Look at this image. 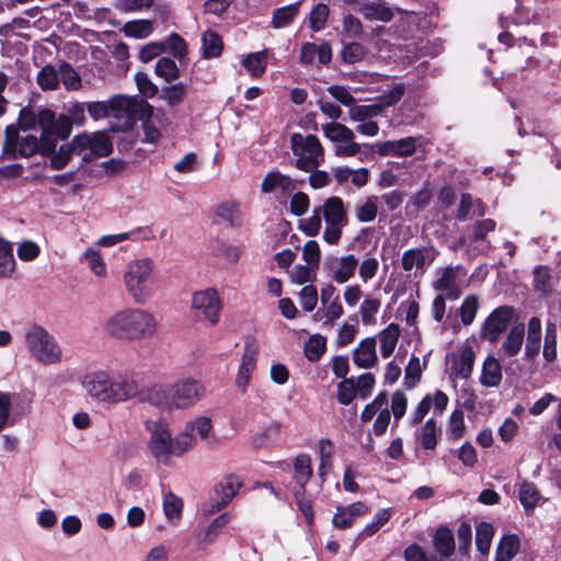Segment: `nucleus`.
Returning <instances> with one entry per match:
<instances>
[{
    "mask_svg": "<svg viewBox=\"0 0 561 561\" xmlns=\"http://www.w3.org/2000/svg\"><path fill=\"white\" fill-rule=\"evenodd\" d=\"M354 214L359 222H371L378 215V197L368 196L363 201L356 203Z\"/></svg>",
    "mask_w": 561,
    "mask_h": 561,
    "instance_id": "obj_37",
    "label": "nucleus"
},
{
    "mask_svg": "<svg viewBox=\"0 0 561 561\" xmlns=\"http://www.w3.org/2000/svg\"><path fill=\"white\" fill-rule=\"evenodd\" d=\"M366 54L367 49L364 45L357 42H352L343 46L341 58L343 62L353 65L363 60Z\"/></svg>",
    "mask_w": 561,
    "mask_h": 561,
    "instance_id": "obj_51",
    "label": "nucleus"
},
{
    "mask_svg": "<svg viewBox=\"0 0 561 561\" xmlns=\"http://www.w3.org/2000/svg\"><path fill=\"white\" fill-rule=\"evenodd\" d=\"M191 308L214 327L219 323L222 300L215 288H205L193 293Z\"/></svg>",
    "mask_w": 561,
    "mask_h": 561,
    "instance_id": "obj_11",
    "label": "nucleus"
},
{
    "mask_svg": "<svg viewBox=\"0 0 561 561\" xmlns=\"http://www.w3.org/2000/svg\"><path fill=\"white\" fill-rule=\"evenodd\" d=\"M20 124L24 129L38 127L42 130V153L50 156V167L54 170H60L68 164L71 153L75 152L72 142L55 151L56 142L66 139L71 133V123L66 116L56 117L48 108H38L36 112L23 108Z\"/></svg>",
    "mask_w": 561,
    "mask_h": 561,
    "instance_id": "obj_1",
    "label": "nucleus"
},
{
    "mask_svg": "<svg viewBox=\"0 0 561 561\" xmlns=\"http://www.w3.org/2000/svg\"><path fill=\"white\" fill-rule=\"evenodd\" d=\"M135 82L137 84L139 93L145 99H152L157 95L159 91L158 87L151 81V79L145 72H137L135 75Z\"/></svg>",
    "mask_w": 561,
    "mask_h": 561,
    "instance_id": "obj_62",
    "label": "nucleus"
},
{
    "mask_svg": "<svg viewBox=\"0 0 561 561\" xmlns=\"http://www.w3.org/2000/svg\"><path fill=\"white\" fill-rule=\"evenodd\" d=\"M24 344L30 356L43 366L59 365L64 359V352L57 339L39 324H32L25 329Z\"/></svg>",
    "mask_w": 561,
    "mask_h": 561,
    "instance_id": "obj_5",
    "label": "nucleus"
},
{
    "mask_svg": "<svg viewBox=\"0 0 561 561\" xmlns=\"http://www.w3.org/2000/svg\"><path fill=\"white\" fill-rule=\"evenodd\" d=\"M241 484L240 479L236 476L225 477L215 489L216 499L211 504L210 513L219 511L228 505L238 493Z\"/></svg>",
    "mask_w": 561,
    "mask_h": 561,
    "instance_id": "obj_18",
    "label": "nucleus"
},
{
    "mask_svg": "<svg viewBox=\"0 0 561 561\" xmlns=\"http://www.w3.org/2000/svg\"><path fill=\"white\" fill-rule=\"evenodd\" d=\"M213 428L211 420L207 416H198L195 420L187 422L182 435H186L191 439L192 449L196 445V436L201 439H207Z\"/></svg>",
    "mask_w": 561,
    "mask_h": 561,
    "instance_id": "obj_30",
    "label": "nucleus"
},
{
    "mask_svg": "<svg viewBox=\"0 0 561 561\" xmlns=\"http://www.w3.org/2000/svg\"><path fill=\"white\" fill-rule=\"evenodd\" d=\"M75 153H83V160L89 161L94 157H106L112 152V141L106 133H83L72 139Z\"/></svg>",
    "mask_w": 561,
    "mask_h": 561,
    "instance_id": "obj_10",
    "label": "nucleus"
},
{
    "mask_svg": "<svg viewBox=\"0 0 561 561\" xmlns=\"http://www.w3.org/2000/svg\"><path fill=\"white\" fill-rule=\"evenodd\" d=\"M183 510V501L172 492H167L163 495V512L167 519L171 523H176L181 518Z\"/></svg>",
    "mask_w": 561,
    "mask_h": 561,
    "instance_id": "obj_43",
    "label": "nucleus"
},
{
    "mask_svg": "<svg viewBox=\"0 0 561 561\" xmlns=\"http://www.w3.org/2000/svg\"><path fill=\"white\" fill-rule=\"evenodd\" d=\"M357 390L354 378H344L337 385V401L343 405H348L356 397Z\"/></svg>",
    "mask_w": 561,
    "mask_h": 561,
    "instance_id": "obj_56",
    "label": "nucleus"
},
{
    "mask_svg": "<svg viewBox=\"0 0 561 561\" xmlns=\"http://www.w3.org/2000/svg\"><path fill=\"white\" fill-rule=\"evenodd\" d=\"M525 339V325L523 323H518L514 325L508 334L506 335L503 344L502 351L505 356H515L519 353L522 345Z\"/></svg>",
    "mask_w": 561,
    "mask_h": 561,
    "instance_id": "obj_35",
    "label": "nucleus"
},
{
    "mask_svg": "<svg viewBox=\"0 0 561 561\" xmlns=\"http://www.w3.org/2000/svg\"><path fill=\"white\" fill-rule=\"evenodd\" d=\"M380 353L383 358H388L396 350L400 337V328L397 323H390L379 335Z\"/></svg>",
    "mask_w": 561,
    "mask_h": 561,
    "instance_id": "obj_36",
    "label": "nucleus"
},
{
    "mask_svg": "<svg viewBox=\"0 0 561 561\" xmlns=\"http://www.w3.org/2000/svg\"><path fill=\"white\" fill-rule=\"evenodd\" d=\"M290 148L296 158L295 165L305 172L313 171L324 159L323 147L314 135L293 134Z\"/></svg>",
    "mask_w": 561,
    "mask_h": 561,
    "instance_id": "obj_9",
    "label": "nucleus"
},
{
    "mask_svg": "<svg viewBox=\"0 0 561 561\" xmlns=\"http://www.w3.org/2000/svg\"><path fill=\"white\" fill-rule=\"evenodd\" d=\"M257 350L254 345L247 344L241 358V364L236 377V386L245 392L249 386L251 375L256 367Z\"/></svg>",
    "mask_w": 561,
    "mask_h": 561,
    "instance_id": "obj_20",
    "label": "nucleus"
},
{
    "mask_svg": "<svg viewBox=\"0 0 561 561\" xmlns=\"http://www.w3.org/2000/svg\"><path fill=\"white\" fill-rule=\"evenodd\" d=\"M217 215L231 227L241 225L240 206L237 202L229 201L220 204L217 208Z\"/></svg>",
    "mask_w": 561,
    "mask_h": 561,
    "instance_id": "obj_46",
    "label": "nucleus"
},
{
    "mask_svg": "<svg viewBox=\"0 0 561 561\" xmlns=\"http://www.w3.org/2000/svg\"><path fill=\"white\" fill-rule=\"evenodd\" d=\"M325 339L319 334L312 335L305 345V355L311 360H318L325 351Z\"/></svg>",
    "mask_w": 561,
    "mask_h": 561,
    "instance_id": "obj_54",
    "label": "nucleus"
},
{
    "mask_svg": "<svg viewBox=\"0 0 561 561\" xmlns=\"http://www.w3.org/2000/svg\"><path fill=\"white\" fill-rule=\"evenodd\" d=\"M204 56L206 58H215L221 54V37L214 31H206L203 35Z\"/></svg>",
    "mask_w": 561,
    "mask_h": 561,
    "instance_id": "obj_50",
    "label": "nucleus"
},
{
    "mask_svg": "<svg viewBox=\"0 0 561 561\" xmlns=\"http://www.w3.org/2000/svg\"><path fill=\"white\" fill-rule=\"evenodd\" d=\"M123 32L128 37L142 39L153 32V24L150 20L128 21L124 24Z\"/></svg>",
    "mask_w": 561,
    "mask_h": 561,
    "instance_id": "obj_41",
    "label": "nucleus"
},
{
    "mask_svg": "<svg viewBox=\"0 0 561 561\" xmlns=\"http://www.w3.org/2000/svg\"><path fill=\"white\" fill-rule=\"evenodd\" d=\"M58 75L67 90H78L81 87L80 76L70 65L62 64Z\"/></svg>",
    "mask_w": 561,
    "mask_h": 561,
    "instance_id": "obj_58",
    "label": "nucleus"
},
{
    "mask_svg": "<svg viewBox=\"0 0 561 561\" xmlns=\"http://www.w3.org/2000/svg\"><path fill=\"white\" fill-rule=\"evenodd\" d=\"M206 393V387L201 379L185 377L154 390L150 401L159 407L172 410H188L197 404Z\"/></svg>",
    "mask_w": 561,
    "mask_h": 561,
    "instance_id": "obj_4",
    "label": "nucleus"
},
{
    "mask_svg": "<svg viewBox=\"0 0 561 561\" xmlns=\"http://www.w3.org/2000/svg\"><path fill=\"white\" fill-rule=\"evenodd\" d=\"M416 141L417 139L415 137H407L399 140H387L375 144L374 149L381 157H409L415 152Z\"/></svg>",
    "mask_w": 561,
    "mask_h": 561,
    "instance_id": "obj_17",
    "label": "nucleus"
},
{
    "mask_svg": "<svg viewBox=\"0 0 561 561\" xmlns=\"http://www.w3.org/2000/svg\"><path fill=\"white\" fill-rule=\"evenodd\" d=\"M369 513V507L363 502H354L347 506L337 505L332 517V525L337 529H347L355 520Z\"/></svg>",
    "mask_w": 561,
    "mask_h": 561,
    "instance_id": "obj_16",
    "label": "nucleus"
},
{
    "mask_svg": "<svg viewBox=\"0 0 561 561\" xmlns=\"http://www.w3.org/2000/svg\"><path fill=\"white\" fill-rule=\"evenodd\" d=\"M354 364L359 368H371L378 362L376 352V339L366 337L362 340L353 351Z\"/></svg>",
    "mask_w": 561,
    "mask_h": 561,
    "instance_id": "obj_21",
    "label": "nucleus"
},
{
    "mask_svg": "<svg viewBox=\"0 0 561 561\" xmlns=\"http://www.w3.org/2000/svg\"><path fill=\"white\" fill-rule=\"evenodd\" d=\"M37 83L42 90H56L59 87V75L55 67L47 65L37 75Z\"/></svg>",
    "mask_w": 561,
    "mask_h": 561,
    "instance_id": "obj_52",
    "label": "nucleus"
},
{
    "mask_svg": "<svg viewBox=\"0 0 561 561\" xmlns=\"http://www.w3.org/2000/svg\"><path fill=\"white\" fill-rule=\"evenodd\" d=\"M478 297L474 295H470L463 300L460 307V317L461 322L465 325H469L473 322L478 311Z\"/></svg>",
    "mask_w": 561,
    "mask_h": 561,
    "instance_id": "obj_63",
    "label": "nucleus"
},
{
    "mask_svg": "<svg viewBox=\"0 0 561 561\" xmlns=\"http://www.w3.org/2000/svg\"><path fill=\"white\" fill-rule=\"evenodd\" d=\"M82 387L91 398L104 404L126 402L139 393V385L129 373L92 371L83 377Z\"/></svg>",
    "mask_w": 561,
    "mask_h": 561,
    "instance_id": "obj_3",
    "label": "nucleus"
},
{
    "mask_svg": "<svg viewBox=\"0 0 561 561\" xmlns=\"http://www.w3.org/2000/svg\"><path fill=\"white\" fill-rule=\"evenodd\" d=\"M266 50L252 53L243 59V66L251 76L259 77L263 75L266 69Z\"/></svg>",
    "mask_w": 561,
    "mask_h": 561,
    "instance_id": "obj_49",
    "label": "nucleus"
},
{
    "mask_svg": "<svg viewBox=\"0 0 561 561\" xmlns=\"http://www.w3.org/2000/svg\"><path fill=\"white\" fill-rule=\"evenodd\" d=\"M299 2L276 9L273 12L272 25L275 28L287 27L299 12Z\"/></svg>",
    "mask_w": 561,
    "mask_h": 561,
    "instance_id": "obj_42",
    "label": "nucleus"
},
{
    "mask_svg": "<svg viewBox=\"0 0 561 561\" xmlns=\"http://www.w3.org/2000/svg\"><path fill=\"white\" fill-rule=\"evenodd\" d=\"M513 312V308L507 306L494 309L483 323L481 336L491 343H495L506 330L512 320Z\"/></svg>",
    "mask_w": 561,
    "mask_h": 561,
    "instance_id": "obj_15",
    "label": "nucleus"
},
{
    "mask_svg": "<svg viewBox=\"0 0 561 561\" xmlns=\"http://www.w3.org/2000/svg\"><path fill=\"white\" fill-rule=\"evenodd\" d=\"M111 116L131 119L140 110L141 103L136 96L117 94L108 101Z\"/></svg>",
    "mask_w": 561,
    "mask_h": 561,
    "instance_id": "obj_22",
    "label": "nucleus"
},
{
    "mask_svg": "<svg viewBox=\"0 0 561 561\" xmlns=\"http://www.w3.org/2000/svg\"><path fill=\"white\" fill-rule=\"evenodd\" d=\"M438 252L433 247H419L403 252L401 266L405 272H412L415 276L423 275L434 263Z\"/></svg>",
    "mask_w": 561,
    "mask_h": 561,
    "instance_id": "obj_14",
    "label": "nucleus"
},
{
    "mask_svg": "<svg viewBox=\"0 0 561 561\" xmlns=\"http://www.w3.org/2000/svg\"><path fill=\"white\" fill-rule=\"evenodd\" d=\"M296 187L295 181L280 173L278 170L270 171L261 183V191L263 193H272L276 190L283 193H291Z\"/></svg>",
    "mask_w": 561,
    "mask_h": 561,
    "instance_id": "obj_27",
    "label": "nucleus"
},
{
    "mask_svg": "<svg viewBox=\"0 0 561 561\" xmlns=\"http://www.w3.org/2000/svg\"><path fill=\"white\" fill-rule=\"evenodd\" d=\"M312 460L307 454H299L294 459V474L293 478L296 482L293 491H298V494H305L306 485L312 477Z\"/></svg>",
    "mask_w": 561,
    "mask_h": 561,
    "instance_id": "obj_23",
    "label": "nucleus"
},
{
    "mask_svg": "<svg viewBox=\"0 0 561 561\" xmlns=\"http://www.w3.org/2000/svg\"><path fill=\"white\" fill-rule=\"evenodd\" d=\"M474 352L471 346H463L457 354L453 355L451 373L462 379H468L474 365Z\"/></svg>",
    "mask_w": 561,
    "mask_h": 561,
    "instance_id": "obj_26",
    "label": "nucleus"
},
{
    "mask_svg": "<svg viewBox=\"0 0 561 561\" xmlns=\"http://www.w3.org/2000/svg\"><path fill=\"white\" fill-rule=\"evenodd\" d=\"M333 178L339 185H345L351 182L357 188L365 186L369 180V170L366 168L351 169L347 167H339L332 171Z\"/></svg>",
    "mask_w": 561,
    "mask_h": 561,
    "instance_id": "obj_24",
    "label": "nucleus"
},
{
    "mask_svg": "<svg viewBox=\"0 0 561 561\" xmlns=\"http://www.w3.org/2000/svg\"><path fill=\"white\" fill-rule=\"evenodd\" d=\"M230 519H231V516L228 513H224V514L219 515L218 517H216L211 522V524L208 526L202 543L210 545L211 542H214L216 537L228 525Z\"/></svg>",
    "mask_w": 561,
    "mask_h": 561,
    "instance_id": "obj_55",
    "label": "nucleus"
},
{
    "mask_svg": "<svg viewBox=\"0 0 561 561\" xmlns=\"http://www.w3.org/2000/svg\"><path fill=\"white\" fill-rule=\"evenodd\" d=\"M104 333L115 340L138 342L154 337L160 329L158 318L149 310L126 307L107 316L102 324Z\"/></svg>",
    "mask_w": 561,
    "mask_h": 561,
    "instance_id": "obj_2",
    "label": "nucleus"
},
{
    "mask_svg": "<svg viewBox=\"0 0 561 561\" xmlns=\"http://www.w3.org/2000/svg\"><path fill=\"white\" fill-rule=\"evenodd\" d=\"M328 15H329L328 5L323 4V3L317 4L312 9V11L310 12V15H309L310 27L312 28V31H314V32L321 31L325 25Z\"/></svg>",
    "mask_w": 561,
    "mask_h": 561,
    "instance_id": "obj_64",
    "label": "nucleus"
},
{
    "mask_svg": "<svg viewBox=\"0 0 561 561\" xmlns=\"http://www.w3.org/2000/svg\"><path fill=\"white\" fill-rule=\"evenodd\" d=\"M520 547V540L515 534L504 535L497 543L495 551L496 561H511Z\"/></svg>",
    "mask_w": 561,
    "mask_h": 561,
    "instance_id": "obj_34",
    "label": "nucleus"
},
{
    "mask_svg": "<svg viewBox=\"0 0 561 561\" xmlns=\"http://www.w3.org/2000/svg\"><path fill=\"white\" fill-rule=\"evenodd\" d=\"M542 354L549 363L557 358V327L554 323H548L546 328Z\"/></svg>",
    "mask_w": 561,
    "mask_h": 561,
    "instance_id": "obj_53",
    "label": "nucleus"
},
{
    "mask_svg": "<svg viewBox=\"0 0 561 561\" xmlns=\"http://www.w3.org/2000/svg\"><path fill=\"white\" fill-rule=\"evenodd\" d=\"M81 261L85 263L90 271L98 277H105L107 274L106 264L101 254L94 248H89L82 254Z\"/></svg>",
    "mask_w": 561,
    "mask_h": 561,
    "instance_id": "obj_45",
    "label": "nucleus"
},
{
    "mask_svg": "<svg viewBox=\"0 0 561 561\" xmlns=\"http://www.w3.org/2000/svg\"><path fill=\"white\" fill-rule=\"evenodd\" d=\"M438 427L434 419H428L415 431V443L426 450H433L437 446Z\"/></svg>",
    "mask_w": 561,
    "mask_h": 561,
    "instance_id": "obj_33",
    "label": "nucleus"
},
{
    "mask_svg": "<svg viewBox=\"0 0 561 561\" xmlns=\"http://www.w3.org/2000/svg\"><path fill=\"white\" fill-rule=\"evenodd\" d=\"M502 366L494 356H488L483 364L480 375V383L486 388H496L502 382Z\"/></svg>",
    "mask_w": 561,
    "mask_h": 561,
    "instance_id": "obj_28",
    "label": "nucleus"
},
{
    "mask_svg": "<svg viewBox=\"0 0 561 561\" xmlns=\"http://www.w3.org/2000/svg\"><path fill=\"white\" fill-rule=\"evenodd\" d=\"M380 300L376 298H366L359 307L362 322L364 324H374L376 322L375 316L380 309Z\"/></svg>",
    "mask_w": 561,
    "mask_h": 561,
    "instance_id": "obj_57",
    "label": "nucleus"
},
{
    "mask_svg": "<svg viewBox=\"0 0 561 561\" xmlns=\"http://www.w3.org/2000/svg\"><path fill=\"white\" fill-rule=\"evenodd\" d=\"M154 264L148 257L130 261L123 273L126 293L136 305H146L153 297L151 284Z\"/></svg>",
    "mask_w": 561,
    "mask_h": 561,
    "instance_id": "obj_6",
    "label": "nucleus"
},
{
    "mask_svg": "<svg viewBox=\"0 0 561 561\" xmlns=\"http://www.w3.org/2000/svg\"><path fill=\"white\" fill-rule=\"evenodd\" d=\"M494 536V528L490 523L482 522L476 529V546L482 553L486 554L490 551L491 542Z\"/></svg>",
    "mask_w": 561,
    "mask_h": 561,
    "instance_id": "obj_47",
    "label": "nucleus"
},
{
    "mask_svg": "<svg viewBox=\"0 0 561 561\" xmlns=\"http://www.w3.org/2000/svg\"><path fill=\"white\" fill-rule=\"evenodd\" d=\"M163 43L165 45V50L168 49L174 58L182 60L185 57L187 46L185 41L179 34H171Z\"/></svg>",
    "mask_w": 561,
    "mask_h": 561,
    "instance_id": "obj_61",
    "label": "nucleus"
},
{
    "mask_svg": "<svg viewBox=\"0 0 561 561\" xmlns=\"http://www.w3.org/2000/svg\"><path fill=\"white\" fill-rule=\"evenodd\" d=\"M318 58L319 64L327 65L331 61L332 50L329 43L317 45L314 43H306L301 47L300 61L304 65H312Z\"/></svg>",
    "mask_w": 561,
    "mask_h": 561,
    "instance_id": "obj_25",
    "label": "nucleus"
},
{
    "mask_svg": "<svg viewBox=\"0 0 561 561\" xmlns=\"http://www.w3.org/2000/svg\"><path fill=\"white\" fill-rule=\"evenodd\" d=\"M322 218L325 224L347 225V211L342 198L331 196L321 206L314 207L312 216L301 220V230L309 237L317 236L321 230Z\"/></svg>",
    "mask_w": 561,
    "mask_h": 561,
    "instance_id": "obj_8",
    "label": "nucleus"
},
{
    "mask_svg": "<svg viewBox=\"0 0 561 561\" xmlns=\"http://www.w3.org/2000/svg\"><path fill=\"white\" fill-rule=\"evenodd\" d=\"M435 550L440 554V559L445 560L455 550L454 535L447 527H439L434 536Z\"/></svg>",
    "mask_w": 561,
    "mask_h": 561,
    "instance_id": "obj_38",
    "label": "nucleus"
},
{
    "mask_svg": "<svg viewBox=\"0 0 561 561\" xmlns=\"http://www.w3.org/2000/svg\"><path fill=\"white\" fill-rule=\"evenodd\" d=\"M154 73L170 83L180 77V69L172 58L161 57L156 62Z\"/></svg>",
    "mask_w": 561,
    "mask_h": 561,
    "instance_id": "obj_44",
    "label": "nucleus"
},
{
    "mask_svg": "<svg viewBox=\"0 0 561 561\" xmlns=\"http://www.w3.org/2000/svg\"><path fill=\"white\" fill-rule=\"evenodd\" d=\"M383 407H388V396L386 392H380L373 402L364 408L360 420L365 423L369 422L377 413L379 414Z\"/></svg>",
    "mask_w": 561,
    "mask_h": 561,
    "instance_id": "obj_59",
    "label": "nucleus"
},
{
    "mask_svg": "<svg viewBox=\"0 0 561 561\" xmlns=\"http://www.w3.org/2000/svg\"><path fill=\"white\" fill-rule=\"evenodd\" d=\"M42 150V139L36 136H21L19 129L14 126H8L5 129V138L3 141V150L8 154L30 158L38 150Z\"/></svg>",
    "mask_w": 561,
    "mask_h": 561,
    "instance_id": "obj_12",
    "label": "nucleus"
},
{
    "mask_svg": "<svg viewBox=\"0 0 561 561\" xmlns=\"http://www.w3.org/2000/svg\"><path fill=\"white\" fill-rule=\"evenodd\" d=\"M391 517V512L388 508H381L376 512V514L373 517V520L368 523L363 531L362 535L369 537L376 534L385 524L388 523V520Z\"/></svg>",
    "mask_w": 561,
    "mask_h": 561,
    "instance_id": "obj_60",
    "label": "nucleus"
},
{
    "mask_svg": "<svg viewBox=\"0 0 561 561\" xmlns=\"http://www.w3.org/2000/svg\"><path fill=\"white\" fill-rule=\"evenodd\" d=\"M358 11L362 15L369 21L390 22L394 12L393 9L388 7L385 2L379 1H365Z\"/></svg>",
    "mask_w": 561,
    "mask_h": 561,
    "instance_id": "obj_29",
    "label": "nucleus"
},
{
    "mask_svg": "<svg viewBox=\"0 0 561 561\" xmlns=\"http://www.w3.org/2000/svg\"><path fill=\"white\" fill-rule=\"evenodd\" d=\"M541 345V321L537 317L529 319L527 324V337L525 346V355L529 359H534L540 351Z\"/></svg>",
    "mask_w": 561,
    "mask_h": 561,
    "instance_id": "obj_31",
    "label": "nucleus"
},
{
    "mask_svg": "<svg viewBox=\"0 0 561 561\" xmlns=\"http://www.w3.org/2000/svg\"><path fill=\"white\" fill-rule=\"evenodd\" d=\"M187 93V85L183 82L165 85L161 90L160 98L169 106H176L181 104Z\"/></svg>",
    "mask_w": 561,
    "mask_h": 561,
    "instance_id": "obj_40",
    "label": "nucleus"
},
{
    "mask_svg": "<svg viewBox=\"0 0 561 561\" xmlns=\"http://www.w3.org/2000/svg\"><path fill=\"white\" fill-rule=\"evenodd\" d=\"M148 447L151 455L162 461L192 450L191 439L186 435L180 433L173 438L168 425L161 422L153 424Z\"/></svg>",
    "mask_w": 561,
    "mask_h": 561,
    "instance_id": "obj_7",
    "label": "nucleus"
},
{
    "mask_svg": "<svg viewBox=\"0 0 561 561\" xmlns=\"http://www.w3.org/2000/svg\"><path fill=\"white\" fill-rule=\"evenodd\" d=\"M358 266V259L354 254L328 255L323 261V272L327 277L337 284L347 283Z\"/></svg>",
    "mask_w": 561,
    "mask_h": 561,
    "instance_id": "obj_13",
    "label": "nucleus"
},
{
    "mask_svg": "<svg viewBox=\"0 0 561 561\" xmlns=\"http://www.w3.org/2000/svg\"><path fill=\"white\" fill-rule=\"evenodd\" d=\"M436 279L433 287L444 293L448 299H457L461 295V289L457 284V268L453 266L439 268L436 272Z\"/></svg>",
    "mask_w": 561,
    "mask_h": 561,
    "instance_id": "obj_19",
    "label": "nucleus"
},
{
    "mask_svg": "<svg viewBox=\"0 0 561 561\" xmlns=\"http://www.w3.org/2000/svg\"><path fill=\"white\" fill-rule=\"evenodd\" d=\"M381 114V105L371 104V105H352L348 111V115L351 121L353 122H365L377 117Z\"/></svg>",
    "mask_w": 561,
    "mask_h": 561,
    "instance_id": "obj_48",
    "label": "nucleus"
},
{
    "mask_svg": "<svg viewBox=\"0 0 561 561\" xmlns=\"http://www.w3.org/2000/svg\"><path fill=\"white\" fill-rule=\"evenodd\" d=\"M16 270V261L13 254V244L0 236V278H11Z\"/></svg>",
    "mask_w": 561,
    "mask_h": 561,
    "instance_id": "obj_32",
    "label": "nucleus"
},
{
    "mask_svg": "<svg viewBox=\"0 0 561 561\" xmlns=\"http://www.w3.org/2000/svg\"><path fill=\"white\" fill-rule=\"evenodd\" d=\"M322 130L324 136L335 145L355 138V133L351 128L336 122L324 124Z\"/></svg>",
    "mask_w": 561,
    "mask_h": 561,
    "instance_id": "obj_39",
    "label": "nucleus"
}]
</instances>
